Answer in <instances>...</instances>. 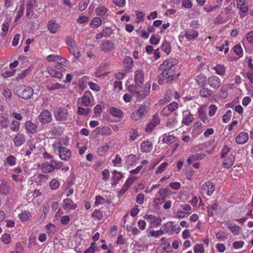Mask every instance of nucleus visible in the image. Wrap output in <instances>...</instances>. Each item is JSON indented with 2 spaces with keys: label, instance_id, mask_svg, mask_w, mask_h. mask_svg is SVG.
<instances>
[{
  "label": "nucleus",
  "instance_id": "nucleus-11",
  "mask_svg": "<svg viewBox=\"0 0 253 253\" xmlns=\"http://www.w3.org/2000/svg\"><path fill=\"white\" fill-rule=\"evenodd\" d=\"M175 62L171 60H165L160 66V68L162 71L168 72L170 70H176Z\"/></svg>",
  "mask_w": 253,
  "mask_h": 253
},
{
  "label": "nucleus",
  "instance_id": "nucleus-28",
  "mask_svg": "<svg viewBox=\"0 0 253 253\" xmlns=\"http://www.w3.org/2000/svg\"><path fill=\"white\" fill-rule=\"evenodd\" d=\"M216 74L221 76H224L226 73V68L224 65L218 64L212 67Z\"/></svg>",
  "mask_w": 253,
  "mask_h": 253
},
{
  "label": "nucleus",
  "instance_id": "nucleus-63",
  "mask_svg": "<svg viewBox=\"0 0 253 253\" xmlns=\"http://www.w3.org/2000/svg\"><path fill=\"white\" fill-rule=\"evenodd\" d=\"M230 148L228 147L226 145H224L223 147L221 150V157H226L229 153Z\"/></svg>",
  "mask_w": 253,
  "mask_h": 253
},
{
  "label": "nucleus",
  "instance_id": "nucleus-34",
  "mask_svg": "<svg viewBox=\"0 0 253 253\" xmlns=\"http://www.w3.org/2000/svg\"><path fill=\"white\" fill-rule=\"evenodd\" d=\"M199 94L202 97L209 98L211 96V91L208 88L203 87L199 90Z\"/></svg>",
  "mask_w": 253,
  "mask_h": 253
},
{
  "label": "nucleus",
  "instance_id": "nucleus-36",
  "mask_svg": "<svg viewBox=\"0 0 253 253\" xmlns=\"http://www.w3.org/2000/svg\"><path fill=\"white\" fill-rule=\"evenodd\" d=\"M102 19L100 17H95L92 19L90 22V26L92 28H97L100 26L102 23Z\"/></svg>",
  "mask_w": 253,
  "mask_h": 253
},
{
  "label": "nucleus",
  "instance_id": "nucleus-51",
  "mask_svg": "<svg viewBox=\"0 0 253 253\" xmlns=\"http://www.w3.org/2000/svg\"><path fill=\"white\" fill-rule=\"evenodd\" d=\"M49 208V206L48 205H47L46 206H44L43 207L42 213L41 215V217L40 218V219L42 221H43L45 219L46 215H47V213L48 212Z\"/></svg>",
  "mask_w": 253,
  "mask_h": 253
},
{
  "label": "nucleus",
  "instance_id": "nucleus-64",
  "mask_svg": "<svg viewBox=\"0 0 253 253\" xmlns=\"http://www.w3.org/2000/svg\"><path fill=\"white\" fill-rule=\"evenodd\" d=\"M105 203V199L101 196H97L96 197V200L95 202V206L103 205Z\"/></svg>",
  "mask_w": 253,
  "mask_h": 253
},
{
  "label": "nucleus",
  "instance_id": "nucleus-55",
  "mask_svg": "<svg viewBox=\"0 0 253 253\" xmlns=\"http://www.w3.org/2000/svg\"><path fill=\"white\" fill-rule=\"evenodd\" d=\"M49 186L52 190L57 189L59 186V182L57 179H53L51 180Z\"/></svg>",
  "mask_w": 253,
  "mask_h": 253
},
{
  "label": "nucleus",
  "instance_id": "nucleus-59",
  "mask_svg": "<svg viewBox=\"0 0 253 253\" xmlns=\"http://www.w3.org/2000/svg\"><path fill=\"white\" fill-rule=\"evenodd\" d=\"M234 52L240 57L242 56L243 50L241 46L240 45L237 44L234 46L233 48Z\"/></svg>",
  "mask_w": 253,
  "mask_h": 253
},
{
  "label": "nucleus",
  "instance_id": "nucleus-33",
  "mask_svg": "<svg viewBox=\"0 0 253 253\" xmlns=\"http://www.w3.org/2000/svg\"><path fill=\"white\" fill-rule=\"evenodd\" d=\"M226 224L227 227L230 229V231L234 234L238 235L241 230L240 227L236 225H233L231 223L227 222Z\"/></svg>",
  "mask_w": 253,
  "mask_h": 253
},
{
  "label": "nucleus",
  "instance_id": "nucleus-27",
  "mask_svg": "<svg viewBox=\"0 0 253 253\" xmlns=\"http://www.w3.org/2000/svg\"><path fill=\"white\" fill-rule=\"evenodd\" d=\"M47 26L48 30L52 33H55L60 27L59 24L56 23L54 20L49 21Z\"/></svg>",
  "mask_w": 253,
  "mask_h": 253
},
{
  "label": "nucleus",
  "instance_id": "nucleus-21",
  "mask_svg": "<svg viewBox=\"0 0 253 253\" xmlns=\"http://www.w3.org/2000/svg\"><path fill=\"white\" fill-rule=\"evenodd\" d=\"M222 158H223V166L225 168L229 169L232 167L235 160V157L233 154H230L226 157Z\"/></svg>",
  "mask_w": 253,
  "mask_h": 253
},
{
  "label": "nucleus",
  "instance_id": "nucleus-13",
  "mask_svg": "<svg viewBox=\"0 0 253 253\" xmlns=\"http://www.w3.org/2000/svg\"><path fill=\"white\" fill-rule=\"evenodd\" d=\"M179 105L176 102H172L169 105L163 108L161 113L164 116H168L171 112L176 110L178 108Z\"/></svg>",
  "mask_w": 253,
  "mask_h": 253
},
{
  "label": "nucleus",
  "instance_id": "nucleus-60",
  "mask_svg": "<svg viewBox=\"0 0 253 253\" xmlns=\"http://www.w3.org/2000/svg\"><path fill=\"white\" fill-rule=\"evenodd\" d=\"M232 112L230 110H228L225 114H224L222 117V121L224 123H228L230 118H231Z\"/></svg>",
  "mask_w": 253,
  "mask_h": 253
},
{
  "label": "nucleus",
  "instance_id": "nucleus-50",
  "mask_svg": "<svg viewBox=\"0 0 253 253\" xmlns=\"http://www.w3.org/2000/svg\"><path fill=\"white\" fill-rule=\"evenodd\" d=\"M89 0H81L79 4V8L81 11L84 10L88 5Z\"/></svg>",
  "mask_w": 253,
  "mask_h": 253
},
{
  "label": "nucleus",
  "instance_id": "nucleus-39",
  "mask_svg": "<svg viewBox=\"0 0 253 253\" xmlns=\"http://www.w3.org/2000/svg\"><path fill=\"white\" fill-rule=\"evenodd\" d=\"M9 125V121L7 117L0 116V125L1 128H6Z\"/></svg>",
  "mask_w": 253,
  "mask_h": 253
},
{
  "label": "nucleus",
  "instance_id": "nucleus-35",
  "mask_svg": "<svg viewBox=\"0 0 253 253\" xmlns=\"http://www.w3.org/2000/svg\"><path fill=\"white\" fill-rule=\"evenodd\" d=\"M144 218L149 220L151 223H154L157 225L159 224L161 221V220L159 218H157L152 215H145Z\"/></svg>",
  "mask_w": 253,
  "mask_h": 253
},
{
  "label": "nucleus",
  "instance_id": "nucleus-2",
  "mask_svg": "<svg viewBox=\"0 0 253 253\" xmlns=\"http://www.w3.org/2000/svg\"><path fill=\"white\" fill-rule=\"evenodd\" d=\"M55 119L58 121H71L70 115L68 110L65 108H60L57 109L54 112Z\"/></svg>",
  "mask_w": 253,
  "mask_h": 253
},
{
  "label": "nucleus",
  "instance_id": "nucleus-3",
  "mask_svg": "<svg viewBox=\"0 0 253 253\" xmlns=\"http://www.w3.org/2000/svg\"><path fill=\"white\" fill-rule=\"evenodd\" d=\"M147 112V107L145 105H142L138 109L131 113V118L134 121L140 120L145 116Z\"/></svg>",
  "mask_w": 253,
  "mask_h": 253
},
{
  "label": "nucleus",
  "instance_id": "nucleus-17",
  "mask_svg": "<svg viewBox=\"0 0 253 253\" xmlns=\"http://www.w3.org/2000/svg\"><path fill=\"white\" fill-rule=\"evenodd\" d=\"M26 141L25 136L20 132H18L13 139V142L15 147H20Z\"/></svg>",
  "mask_w": 253,
  "mask_h": 253
},
{
  "label": "nucleus",
  "instance_id": "nucleus-45",
  "mask_svg": "<svg viewBox=\"0 0 253 253\" xmlns=\"http://www.w3.org/2000/svg\"><path fill=\"white\" fill-rule=\"evenodd\" d=\"M129 140H134L139 136V133L137 129H131L129 131Z\"/></svg>",
  "mask_w": 253,
  "mask_h": 253
},
{
  "label": "nucleus",
  "instance_id": "nucleus-42",
  "mask_svg": "<svg viewBox=\"0 0 253 253\" xmlns=\"http://www.w3.org/2000/svg\"><path fill=\"white\" fill-rule=\"evenodd\" d=\"M193 121V115L189 113V114L185 115L182 119V123L185 125H189Z\"/></svg>",
  "mask_w": 253,
  "mask_h": 253
},
{
  "label": "nucleus",
  "instance_id": "nucleus-46",
  "mask_svg": "<svg viewBox=\"0 0 253 253\" xmlns=\"http://www.w3.org/2000/svg\"><path fill=\"white\" fill-rule=\"evenodd\" d=\"M123 177L122 174L117 171V170H114L113 172L112 179L114 181V183H117Z\"/></svg>",
  "mask_w": 253,
  "mask_h": 253
},
{
  "label": "nucleus",
  "instance_id": "nucleus-5",
  "mask_svg": "<svg viewBox=\"0 0 253 253\" xmlns=\"http://www.w3.org/2000/svg\"><path fill=\"white\" fill-rule=\"evenodd\" d=\"M58 151V155L60 158L64 161H68L71 157V151L64 147L58 146L57 147Z\"/></svg>",
  "mask_w": 253,
  "mask_h": 253
},
{
  "label": "nucleus",
  "instance_id": "nucleus-4",
  "mask_svg": "<svg viewBox=\"0 0 253 253\" xmlns=\"http://www.w3.org/2000/svg\"><path fill=\"white\" fill-rule=\"evenodd\" d=\"M176 70H170L168 72L162 71V76L166 81L167 83H170L179 76V74H176L175 72Z\"/></svg>",
  "mask_w": 253,
  "mask_h": 253
},
{
  "label": "nucleus",
  "instance_id": "nucleus-52",
  "mask_svg": "<svg viewBox=\"0 0 253 253\" xmlns=\"http://www.w3.org/2000/svg\"><path fill=\"white\" fill-rule=\"evenodd\" d=\"M159 122V120H157V121H155L154 123L152 122L149 124L145 128L146 131H152L153 130L154 128L158 124Z\"/></svg>",
  "mask_w": 253,
  "mask_h": 253
},
{
  "label": "nucleus",
  "instance_id": "nucleus-10",
  "mask_svg": "<svg viewBox=\"0 0 253 253\" xmlns=\"http://www.w3.org/2000/svg\"><path fill=\"white\" fill-rule=\"evenodd\" d=\"M95 12L96 15L103 20L107 19L109 10L105 6L102 5L97 7L95 8Z\"/></svg>",
  "mask_w": 253,
  "mask_h": 253
},
{
  "label": "nucleus",
  "instance_id": "nucleus-18",
  "mask_svg": "<svg viewBox=\"0 0 253 253\" xmlns=\"http://www.w3.org/2000/svg\"><path fill=\"white\" fill-rule=\"evenodd\" d=\"M202 189L208 196H211L214 191V185L211 182H207L202 185Z\"/></svg>",
  "mask_w": 253,
  "mask_h": 253
},
{
  "label": "nucleus",
  "instance_id": "nucleus-62",
  "mask_svg": "<svg viewBox=\"0 0 253 253\" xmlns=\"http://www.w3.org/2000/svg\"><path fill=\"white\" fill-rule=\"evenodd\" d=\"M102 33L104 37H108L110 36L113 33V30L111 28L105 27L103 29Z\"/></svg>",
  "mask_w": 253,
  "mask_h": 253
},
{
  "label": "nucleus",
  "instance_id": "nucleus-48",
  "mask_svg": "<svg viewBox=\"0 0 253 253\" xmlns=\"http://www.w3.org/2000/svg\"><path fill=\"white\" fill-rule=\"evenodd\" d=\"M136 157L135 155L133 154H130L128 155L126 159V163L130 166L133 165L136 162Z\"/></svg>",
  "mask_w": 253,
  "mask_h": 253
},
{
  "label": "nucleus",
  "instance_id": "nucleus-19",
  "mask_svg": "<svg viewBox=\"0 0 253 253\" xmlns=\"http://www.w3.org/2000/svg\"><path fill=\"white\" fill-rule=\"evenodd\" d=\"M62 208L65 210H73L77 208V205L75 204L71 199L67 198L63 200Z\"/></svg>",
  "mask_w": 253,
  "mask_h": 253
},
{
  "label": "nucleus",
  "instance_id": "nucleus-58",
  "mask_svg": "<svg viewBox=\"0 0 253 253\" xmlns=\"http://www.w3.org/2000/svg\"><path fill=\"white\" fill-rule=\"evenodd\" d=\"M90 111V109L82 108L81 106L78 107V113L79 115H87Z\"/></svg>",
  "mask_w": 253,
  "mask_h": 253
},
{
  "label": "nucleus",
  "instance_id": "nucleus-15",
  "mask_svg": "<svg viewBox=\"0 0 253 253\" xmlns=\"http://www.w3.org/2000/svg\"><path fill=\"white\" fill-rule=\"evenodd\" d=\"M90 93L85 92L84 95L78 100V103L84 107H88L90 106Z\"/></svg>",
  "mask_w": 253,
  "mask_h": 253
},
{
  "label": "nucleus",
  "instance_id": "nucleus-29",
  "mask_svg": "<svg viewBox=\"0 0 253 253\" xmlns=\"http://www.w3.org/2000/svg\"><path fill=\"white\" fill-rule=\"evenodd\" d=\"M97 129L98 130V133L99 135L109 136L112 133V129L108 126H105L101 128H97Z\"/></svg>",
  "mask_w": 253,
  "mask_h": 253
},
{
  "label": "nucleus",
  "instance_id": "nucleus-24",
  "mask_svg": "<svg viewBox=\"0 0 253 253\" xmlns=\"http://www.w3.org/2000/svg\"><path fill=\"white\" fill-rule=\"evenodd\" d=\"M152 143L149 141H143L140 145V150L142 152H149L152 150Z\"/></svg>",
  "mask_w": 253,
  "mask_h": 253
},
{
  "label": "nucleus",
  "instance_id": "nucleus-53",
  "mask_svg": "<svg viewBox=\"0 0 253 253\" xmlns=\"http://www.w3.org/2000/svg\"><path fill=\"white\" fill-rule=\"evenodd\" d=\"M194 253H204L205 249L202 244H197L194 247Z\"/></svg>",
  "mask_w": 253,
  "mask_h": 253
},
{
  "label": "nucleus",
  "instance_id": "nucleus-14",
  "mask_svg": "<svg viewBox=\"0 0 253 253\" xmlns=\"http://www.w3.org/2000/svg\"><path fill=\"white\" fill-rule=\"evenodd\" d=\"M11 189L10 183L5 179H0V193L7 195Z\"/></svg>",
  "mask_w": 253,
  "mask_h": 253
},
{
  "label": "nucleus",
  "instance_id": "nucleus-8",
  "mask_svg": "<svg viewBox=\"0 0 253 253\" xmlns=\"http://www.w3.org/2000/svg\"><path fill=\"white\" fill-rule=\"evenodd\" d=\"M20 90L21 92L19 93V96L24 99L30 98L33 94V90L30 87L22 86L20 87Z\"/></svg>",
  "mask_w": 253,
  "mask_h": 253
},
{
  "label": "nucleus",
  "instance_id": "nucleus-41",
  "mask_svg": "<svg viewBox=\"0 0 253 253\" xmlns=\"http://www.w3.org/2000/svg\"><path fill=\"white\" fill-rule=\"evenodd\" d=\"M6 164L10 166H15L16 164L15 157L12 155L8 156L6 159V163L4 164V165L5 166Z\"/></svg>",
  "mask_w": 253,
  "mask_h": 253
},
{
  "label": "nucleus",
  "instance_id": "nucleus-23",
  "mask_svg": "<svg viewBox=\"0 0 253 253\" xmlns=\"http://www.w3.org/2000/svg\"><path fill=\"white\" fill-rule=\"evenodd\" d=\"M249 139V135L248 133L242 132L236 138V142L240 144L245 143Z\"/></svg>",
  "mask_w": 253,
  "mask_h": 253
},
{
  "label": "nucleus",
  "instance_id": "nucleus-40",
  "mask_svg": "<svg viewBox=\"0 0 253 253\" xmlns=\"http://www.w3.org/2000/svg\"><path fill=\"white\" fill-rule=\"evenodd\" d=\"M161 49L167 54H169L171 51L170 43L166 41H164L161 45Z\"/></svg>",
  "mask_w": 253,
  "mask_h": 253
},
{
  "label": "nucleus",
  "instance_id": "nucleus-57",
  "mask_svg": "<svg viewBox=\"0 0 253 253\" xmlns=\"http://www.w3.org/2000/svg\"><path fill=\"white\" fill-rule=\"evenodd\" d=\"M2 94L7 99H10L12 96V93L10 89L7 88H4L2 91Z\"/></svg>",
  "mask_w": 253,
  "mask_h": 253
},
{
  "label": "nucleus",
  "instance_id": "nucleus-43",
  "mask_svg": "<svg viewBox=\"0 0 253 253\" xmlns=\"http://www.w3.org/2000/svg\"><path fill=\"white\" fill-rule=\"evenodd\" d=\"M110 113L113 116L119 118L121 117L123 115V113L121 110L116 108H111Z\"/></svg>",
  "mask_w": 253,
  "mask_h": 253
},
{
  "label": "nucleus",
  "instance_id": "nucleus-9",
  "mask_svg": "<svg viewBox=\"0 0 253 253\" xmlns=\"http://www.w3.org/2000/svg\"><path fill=\"white\" fill-rule=\"evenodd\" d=\"M64 70V68L60 65L56 66L55 69L50 68L48 69L49 74L54 78L61 79L63 77L62 72Z\"/></svg>",
  "mask_w": 253,
  "mask_h": 253
},
{
  "label": "nucleus",
  "instance_id": "nucleus-54",
  "mask_svg": "<svg viewBox=\"0 0 253 253\" xmlns=\"http://www.w3.org/2000/svg\"><path fill=\"white\" fill-rule=\"evenodd\" d=\"M24 9V4L22 3L20 5L19 10L18 11L17 15L15 17V21H17L19 18H20L22 15L23 14Z\"/></svg>",
  "mask_w": 253,
  "mask_h": 253
},
{
  "label": "nucleus",
  "instance_id": "nucleus-22",
  "mask_svg": "<svg viewBox=\"0 0 253 253\" xmlns=\"http://www.w3.org/2000/svg\"><path fill=\"white\" fill-rule=\"evenodd\" d=\"M143 80V72L140 70L135 71L134 75V82L138 86H139L142 84Z\"/></svg>",
  "mask_w": 253,
  "mask_h": 253
},
{
  "label": "nucleus",
  "instance_id": "nucleus-49",
  "mask_svg": "<svg viewBox=\"0 0 253 253\" xmlns=\"http://www.w3.org/2000/svg\"><path fill=\"white\" fill-rule=\"evenodd\" d=\"M122 159L120 155H116L114 159L112 161L114 166L115 167H121L122 166Z\"/></svg>",
  "mask_w": 253,
  "mask_h": 253
},
{
  "label": "nucleus",
  "instance_id": "nucleus-56",
  "mask_svg": "<svg viewBox=\"0 0 253 253\" xmlns=\"http://www.w3.org/2000/svg\"><path fill=\"white\" fill-rule=\"evenodd\" d=\"M168 166V163L164 162L162 163L156 169V173L157 174L162 173L167 168Z\"/></svg>",
  "mask_w": 253,
  "mask_h": 253
},
{
  "label": "nucleus",
  "instance_id": "nucleus-7",
  "mask_svg": "<svg viewBox=\"0 0 253 253\" xmlns=\"http://www.w3.org/2000/svg\"><path fill=\"white\" fill-rule=\"evenodd\" d=\"M208 84L213 89H218L221 85V80L215 75H212L208 79Z\"/></svg>",
  "mask_w": 253,
  "mask_h": 253
},
{
  "label": "nucleus",
  "instance_id": "nucleus-32",
  "mask_svg": "<svg viewBox=\"0 0 253 253\" xmlns=\"http://www.w3.org/2000/svg\"><path fill=\"white\" fill-rule=\"evenodd\" d=\"M32 217L31 213L29 211H22L19 214V218L22 221L29 220Z\"/></svg>",
  "mask_w": 253,
  "mask_h": 253
},
{
  "label": "nucleus",
  "instance_id": "nucleus-16",
  "mask_svg": "<svg viewBox=\"0 0 253 253\" xmlns=\"http://www.w3.org/2000/svg\"><path fill=\"white\" fill-rule=\"evenodd\" d=\"M100 46L104 52H110L114 48V43L109 40H106L100 44Z\"/></svg>",
  "mask_w": 253,
  "mask_h": 253
},
{
  "label": "nucleus",
  "instance_id": "nucleus-12",
  "mask_svg": "<svg viewBox=\"0 0 253 253\" xmlns=\"http://www.w3.org/2000/svg\"><path fill=\"white\" fill-rule=\"evenodd\" d=\"M25 129L28 134H35L38 131L37 125L31 121H27L24 125Z\"/></svg>",
  "mask_w": 253,
  "mask_h": 253
},
{
  "label": "nucleus",
  "instance_id": "nucleus-1",
  "mask_svg": "<svg viewBox=\"0 0 253 253\" xmlns=\"http://www.w3.org/2000/svg\"><path fill=\"white\" fill-rule=\"evenodd\" d=\"M150 85L146 86L144 90H140L139 86L133 85H129L128 86V90L132 94V95L140 100L145 98L148 94L150 90Z\"/></svg>",
  "mask_w": 253,
  "mask_h": 253
},
{
  "label": "nucleus",
  "instance_id": "nucleus-25",
  "mask_svg": "<svg viewBox=\"0 0 253 253\" xmlns=\"http://www.w3.org/2000/svg\"><path fill=\"white\" fill-rule=\"evenodd\" d=\"M195 80L197 84L201 87H204L208 83V79L203 74L198 75L196 76Z\"/></svg>",
  "mask_w": 253,
  "mask_h": 253
},
{
  "label": "nucleus",
  "instance_id": "nucleus-31",
  "mask_svg": "<svg viewBox=\"0 0 253 253\" xmlns=\"http://www.w3.org/2000/svg\"><path fill=\"white\" fill-rule=\"evenodd\" d=\"M124 67L127 70H130L133 66V61L131 57L127 56L124 59Z\"/></svg>",
  "mask_w": 253,
  "mask_h": 253
},
{
  "label": "nucleus",
  "instance_id": "nucleus-26",
  "mask_svg": "<svg viewBox=\"0 0 253 253\" xmlns=\"http://www.w3.org/2000/svg\"><path fill=\"white\" fill-rule=\"evenodd\" d=\"M162 137L163 143L168 144H172L176 141V137L173 135L165 134Z\"/></svg>",
  "mask_w": 253,
  "mask_h": 253
},
{
  "label": "nucleus",
  "instance_id": "nucleus-30",
  "mask_svg": "<svg viewBox=\"0 0 253 253\" xmlns=\"http://www.w3.org/2000/svg\"><path fill=\"white\" fill-rule=\"evenodd\" d=\"M185 36L187 39L191 40L198 37V32L197 30L189 29L185 32Z\"/></svg>",
  "mask_w": 253,
  "mask_h": 253
},
{
  "label": "nucleus",
  "instance_id": "nucleus-47",
  "mask_svg": "<svg viewBox=\"0 0 253 253\" xmlns=\"http://www.w3.org/2000/svg\"><path fill=\"white\" fill-rule=\"evenodd\" d=\"M159 196L162 198V202L168 196V190L167 188H162L158 192Z\"/></svg>",
  "mask_w": 253,
  "mask_h": 253
},
{
  "label": "nucleus",
  "instance_id": "nucleus-61",
  "mask_svg": "<svg viewBox=\"0 0 253 253\" xmlns=\"http://www.w3.org/2000/svg\"><path fill=\"white\" fill-rule=\"evenodd\" d=\"M69 49L70 52L75 58H78L80 56V52L79 51V49L76 47V46L69 48Z\"/></svg>",
  "mask_w": 253,
  "mask_h": 253
},
{
  "label": "nucleus",
  "instance_id": "nucleus-20",
  "mask_svg": "<svg viewBox=\"0 0 253 253\" xmlns=\"http://www.w3.org/2000/svg\"><path fill=\"white\" fill-rule=\"evenodd\" d=\"M42 171L44 173H48L54 170V168L52 163V160L50 162H45L39 166Z\"/></svg>",
  "mask_w": 253,
  "mask_h": 253
},
{
  "label": "nucleus",
  "instance_id": "nucleus-44",
  "mask_svg": "<svg viewBox=\"0 0 253 253\" xmlns=\"http://www.w3.org/2000/svg\"><path fill=\"white\" fill-rule=\"evenodd\" d=\"M62 87V85L58 83H49L46 85V88L48 90L58 89Z\"/></svg>",
  "mask_w": 253,
  "mask_h": 253
},
{
  "label": "nucleus",
  "instance_id": "nucleus-6",
  "mask_svg": "<svg viewBox=\"0 0 253 253\" xmlns=\"http://www.w3.org/2000/svg\"><path fill=\"white\" fill-rule=\"evenodd\" d=\"M39 120L42 124H48L52 121L51 114L47 110H43L40 114Z\"/></svg>",
  "mask_w": 253,
  "mask_h": 253
},
{
  "label": "nucleus",
  "instance_id": "nucleus-38",
  "mask_svg": "<svg viewBox=\"0 0 253 253\" xmlns=\"http://www.w3.org/2000/svg\"><path fill=\"white\" fill-rule=\"evenodd\" d=\"M109 148V145L107 143H106L104 145L98 148L97 153L98 155L103 156L108 150Z\"/></svg>",
  "mask_w": 253,
  "mask_h": 253
},
{
  "label": "nucleus",
  "instance_id": "nucleus-37",
  "mask_svg": "<svg viewBox=\"0 0 253 253\" xmlns=\"http://www.w3.org/2000/svg\"><path fill=\"white\" fill-rule=\"evenodd\" d=\"M20 123L19 122L13 120L10 125V128L11 131L17 132L20 129Z\"/></svg>",
  "mask_w": 253,
  "mask_h": 253
}]
</instances>
